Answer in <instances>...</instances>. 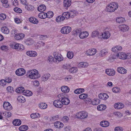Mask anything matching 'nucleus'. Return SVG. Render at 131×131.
Returning <instances> with one entry per match:
<instances>
[{
    "instance_id": "1",
    "label": "nucleus",
    "mask_w": 131,
    "mask_h": 131,
    "mask_svg": "<svg viewBox=\"0 0 131 131\" xmlns=\"http://www.w3.org/2000/svg\"><path fill=\"white\" fill-rule=\"evenodd\" d=\"M27 75L30 78L33 79H37L40 77L38 71L35 69L28 70Z\"/></svg>"
},
{
    "instance_id": "2",
    "label": "nucleus",
    "mask_w": 131,
    "mask_h": 131,
    "mask_svg": "<svg viewBox=\"0 0 131 131\" xmlns=\"http://www.w3.org/2000/svg\"><path fill=\"white\" fill-rule=\"evenodd\" d=\"M118 7V5L117 3L113 2L107 5L105 9V10L107 12H113L117 9Z\"/></svg>"
},
{
    "instance_id": "3",
    "label": "nucleus",
    "mask_w": 131,
    "mask_h": 131,
    "mask_svg": "<svg viewBox=\"0 0 131 131\" xmlns=\"http://www.w3.org/2000/svg\"><path fill=\"white\" fill-rule=\"evenodd\" d=\"M76 117L81 119H84L86 118L88 116V113L87 112L84 111L79 112L76 113Z\"/></svg>"
},
{
    "instance_id": "4",
    "label": "nucleus",
    "mask_w": 131,
    "mask_h": 131,
    "mask_svg": "<svg viewBox=\"0 0 131 131\" xmlns=\"http://www.w3.org/2000/svg\"><path fill=\"white\" fill-rule=\"evenodd\" d=\"M10 47L16 49H18L19 50H22L24 49L23 46L20 43H14L11 45Z\"/></svg>"
},
{
    "instance_id": "5",
    "label": "nucleus",
    "mask_w": 131,
    "mask_h": 131,
    "mask_svg": "<svg viewBox=\"0 0 131 131\" xmlns=\"http://www.w3.org/2000/svg\"><path fill=\"white\" fill-rule=\"evenodd\" d=\"M96 49L94 48L89 49L87 50L85 54L88 56H92L94 55L97 52Z\"/></svg>"
},
{
    "instance_id": "6",
    "label": "nucleus",
    "mask_w": 131,
    "mask_h": 131,
    "mask_svg": "<svg viewBox=\"0 0 131 131\" xmlns=\"http://www.w3.org/2000/svg\"><path fill=\"white\" fill-rule=\"evenodd\" d=\"M71 29L70 27L66 26L63 27L61 30V32L63 34H67L69 33L71 31Z\"/></svg>"
},
{
    "instance_id": "7",
    "label": "nucleus",
    "mask_w": 131,
    "mask_h": 131,
    "mask_svg": "<svg viewBox=\"0 0 131 131\" xmlns=\"http://www.w3.org/2000/svg\"><path fill=\"white\" fill-rule=\"evenodd\" d=\"M53 55L54 58L59 61H61L63 60V58L61 54L55 52L54 53Z\"/></svg>"
},
{
    "instance_id": "8",
    "label": "nucleus",
    "mask_w": 131,
    "mask_h": 131,
    "mask_svg": "<svg viewBox=\"0 0 131 131\" xmlns=\"http://www.w3.org/2000/svg\"><path fill=\"white\" fill-rule=\"evenodd\" d=\"M53 104L54 106L57 108H61L63 106L61 100H57L54 101Z\"/></svg>"
},
{
    "instance_id": "9",
    "label": "nucleus",
    "mask_w": 131,
    "mask_h": 131,
    "mask_svg": "<svg viewBox=\"0 0 131 131\" xmlns=\"http://www.w3.org/2000/svg\"><path fill=\"white\" fill-rule=\"evenodd\" d=\"M3 106L4 109L7 110H10L12 109V105L8 102H4V103Z\"/></svg>"
},
{
    "instance_id": "10",
    "label": "nucleus",
    "mask_w": 131,
    "mask_h": 131,
    "mask_svg": "<svg viewBox=\"0 0 131 131\" xmlns=\"http://www.w3.org/2000/svg\"><path fill=\"white\" fill-rule=\"evenodd\" d=\"M25 70L23 68H19L17 69L16 71V74L19 76L23 75L25 73Z\"/></svg>"
},
{
    "instance_id": "11",
    "label": "nucleus",
    "mask_w": 131,
    "mask_h": 131,
    "mask_svg": "<svg viewBox=\"0 0 131 131\" xmlns=\"http://www.w3.org/2000/svg\"><path fill=\"white\" fill-rule=\"evenodd\" d=\"M89 34L87 31L81 32L79 35V37L81 39H83L87 38L89 36Z\"/></svg>"
},
{
    "instance_id": "12",
    "label": "nucleus",
    "mask_w": 131,
    "mask_h": 131,
    "mask_svg": "<svg viewBox=\"0 0 131 131\" xmlns=\"http://www.w3.org/2000/svg\"><path fill=\"white\" fill-rule=\"evenodd\" d=\"M26 54L27 56L32 57H36L37 55V52L34 51H27L26 52Z\"/></svg>"
},
{
    "instance_id": "13",
    "label": "nucleus",
    "mask_w": 131,
    "mask_h": 131,
    "mask_svg": "<svg viewBox=\"0 0 131 131\" xmlns=\"http://www.w3.org/2000/svg\"><path fill=\"white\" fill-rule=\"evenodd\" d=\"M106 74L110 76H113L115 73L114 70L111 69H107L106 70Z\"/></svg>"
},
{
    "instance_id": "14",
    "label": "nucleus",
    "mask_w": 131,
    "mask_h": 131,
    "mask_svg": "<svg viewBox=\"0 0 131 131\" xmlns=\"http://www.w3.org/2000/svg\"><path fill=\"white\" fill-rule=\"evenodd\" d=\"M117 54L118 58L123 59H126L127 56V55L126 54L123 52H119Z\"/></svg>"
},
{
    "instance_id": "15",
    "label": "nucleus",
    "mask_w": 131,
    "mask_h": 131,
    "mask_svg": "<svg viewBox=\"0 0 131 131\" xmlns=\"http://www.w3.org/2000/svg\"><path fill=\"white\" fill-rule=\"evenodd\" d=\"M117 71L121 74H125L127 73V70L124 68L122 67H119L117 68Z\"/></svg>"
},
{
    "instance_id": "16",
    "label": "nucleus",
    "mask_w": 131,
    "mask_h": 131,
    "mask_svg": "<svg viewBox=\"0 0 131 131\" xmlns=\"http://www.w3.org/2000/svg\"><path fill=\"white\" fill-rule=\"evenodd\" d=\"M114 107L115 109H120L123 108L124 107V105L122 103H117L114 104Z\"/></svg>"
},
{
    "instance_id": "17",
    "label": "nucleus",
    "mask_w": 131,
    "mask_h": 131,
    "mask_svg": "<svg viewBox=\"0 0 131 131\" xmlns=\"http://www.w3.org/2000/svg\"><path fill=\"white\" fill-rule=\"evenodd\" d=\"M62 103V105H67L69 104L70 103V101L68 98L65 97V96L63 97V99L61 100Z\"/></svg>"
},
{
    "instance_id": "18",
    "label": "nucleus",
    "mask_w": 131,
    "mask_h": 131,
    "mask_svg": "<svg viewBox=\"0 0 131 131\" xmlns=\"http://www.w3.org/2000/svg\"><path fill=\"white\" fill-rule=\"evenodd\" d=\"M119 28L120 30L123 31H126L129 29L128 26L125 24L121 25H119Z\"/></svg>"
},
{
    "instance_id": "19",
    "label": "nucleus",
    "mask_w": 131,
    "mask_h": 131,
    "mask_svg": "<svg viewBox=\"0 0 131 131\" xmlns=\"http://www.w3.org/2000/svg\"><path fill=\"white\" fill-rule=\"evenodd\" d=\"M50 76V74L49 73L45 74L41 77V80L43 81H46L48 79Z\"/></svg>"
},
{
    "instance_id": "20",
    "label": "nucleus",
    "mask_w": 131,
    "mask_h": 131,
    "mask_svg": "<svg viewBox=\"0 0 131 131\" xmlns=\"http://www.w3.org/2000/svg\"><path fill=\"white\" fill-rule=\"evenodd\" d=\"M25 42L27 45L29 46L33 44L34 42V41L32 39L29 38L25 41Z\"/></svg>"
},
{
    "instance_id": "21",
    "label": "nucleus",
    "mask_w": 131,
    "mask_h": 131,
    "mask_svg": "<svg viewBox=\"0 0 131 131\" xmlns=\"http://www.w3.org/2000/svg\"><path fill=\"white\" fill-rule=\"evenodd\" d=\"M15 38L17 40H19L23 38L25 36V35L23 34H17L14 35Z\"/></svg>"
},
{
    "instance_id": "22",
    "label": "nucleus",
    "mask_w": 131,
    "mask_h": 131,
    "mask_svg": "<svg viewBox=\"0 0 131 131\" xmlns=\"http://www.w3.org/2000/svg\"><path fill=\"white\" fill-rule=\"evenodd\" d=\"M111 34L108 31L104 32V34L102 35V38L105 39H107L110 37Z\"/></svg>"
},
{
    "instance_id": "23",
    "label": "nucleus",
    "mask_w": 131,
    "mask_h": 131,
    "mask_svg": "<svg viewBox=\"0 0 131 131\" xmlns=\"http://www.w3.org/2000/svg\"><path fill=\"white\" fill-rule=\"evenodd\" d=\"M99 98L103 100H106L108 97V95L106 93H101L99 95Z\"/></svg>"
},
{
    "instance_id": "24",
    "label": "nucleus",
    "mask_w": 131,
    "mask_h": 131,
    "mask_svg": "<svg viewBox=\"0 0 131 131\" xmlns=\"http://www.w3.org/2000/svg\"><path fill=\"white\" fill-rule=\"evenodd\" d=\"M100 125L103 127H107L109 126V123L107 121H103L100 123Z\"/></svg>"
},
{
    "instance_id": "25",
    "label": "nucleus",
    "mask_w": 131,
    "mask_h": 131,
    "mask_svg": "<svg viewBox=\"0 0 131 131\" xmlns=\"http://www.w3.org/2000/svg\"><path fill=\"white\" fill-rule=\"evenodd\" d=\"M62 91L64 93H68L70 91L69 88L66 86H62L61 87Z\"/></svg>"
},
{
    "instance_id": "26",
    "label": "nucleus",
    "mask_w": 131,
    "mask_h": 131,
    "mask_svg": "<svg viewBox=\"0 0 131 131\" xmlns=\"http://www.w3.org/2000/svg\"><path fill=\"white\" fill-rule=\"evenodd\" d=\"M54 126L56 128H60L63 127V124L60 122H57L54 123Z\"/></svg>"
},
{
    "instance_id": "27",
    "label": "nucleus",
    "mask_w": 131,
    "mask_h": 131,
    "mask_svg": "<svg viewBox=\"0 0 131 131\" xmlns=\"http://www.w3.org/2000/svg\"><path fill=\"white\" fill-rule=\"evenodd\" d=\"M108 52L107 49H103L100 51L99 54L101 57H103L105 56Z\"/></svg>"
},
{
    "instance_id": "28",
    "label": "nucleus",
    "mask_w": 131,
    "mask_h": 131,
    "mask_svg": "<svg viewBox=\"0 0 131 131\" xmlns=\"http://www.w3.org/2000/svg\"><path fill=\"white\" fill-rule=\"evenodd\" d=\"M46 9V7L44 5H40L38 8V10L40 12H43Z\"/></svg>"
},
{
    "instance_id": "29",
    "label": "nucleus",
    "mask_w": 131,
    "mask_h": 131,
    "mask_svg": "<svg viewBox=\"0 0 131 131\" xmlns=\"http://www.w3.org/2000/svg\"><path fill=\"white\" fill-rule=\"evenodd\" d=\"M13 125L16 126H18L21 124V121L19 119H16L13 121Z\"/></svg>"
},
{
    "instance_id": "30",
    "label": "nucleus",
    "mask_w": 131,
    "mask_h": 131,
    "mask_svg": "<svg viewBox=\"0 0 131 131\" xmlns=\"http://www.w3.org/2000/svg\"><path fill=\"white\" fill-rule=\"evenodd\" d=\"M1 30L5 34H8L9 32V30L8 28L5 27H2Z\"/></svg>"
},
{
    "instance_id": "31",
    "label": "nucleus",
    "mask_w": 131,
    "mask_h": 131,
    "mask_svg": "<svg viewBox=\"0 0 131 131\" xmlns=\"http://www.w3.org/2000/svg\"><path fill=\"white\" fill-rule=\"evenodd\" d=\"M16 91L17 93H24L25 89L23 87H20L17 88L16 90Z\"/></svg>"
},
{
    "instance_id": "32",
    "label": "nucleus",
    "mask_w": 131,
    "mask_h": 131,
    "mask_svg": "<svg viewBox=\"0 0 131 131\" xmlns=\"http://www.w3.org/2000/svg\"><path fill=\"white\" fill-rule=\"evenodd\" d=\"M88 65V64L86 62H81L78 64V66L79 68H84L87 67Z\"/></svg>"
},
{
    "instance_id": "33",
    "label": "nucleus",
    "mask_w": 131,
    "mask_h": 131,
    "mask_svg": "<svg viewBox=\"0 0 131 131\" xmlns=\"http://www.w3.org/2000/svg\"><path fill=\"white\" fill-rule=\"evenodd\" d=\"M117 58L118 57L117 54L113 55L108 59L107 60L109 62H112L114 61L115 59H117Z\"/></svg>"
},
{
    "instance_id": "34",
    "label": "nucleus",
    "mask_w": 131,
    "mask_h": 131,
    "mask_svg": "<svg viewBox=\"0 0 131 131\" xmlns=\"http://www.w3.org/2000/svg\"><path fill=\"white\" fill-rule=\"evenodd\" d=\"M71 4V0H64V6L68 7Z\"/></svg>"
},
{
    "instance_id": "35",
    "label": "nucleus",
    "mask_w": 131,
    "mask_h": 131,
    "mask_svg": "<svg viewBox=\"0 0 131 131\" xmlns=\"http://www.w3.org/2000/svg\"><path fill=\"white\" fill-rule=\"evenodd\" d=\"M39 106L41 109H45L47 108V105L45 103H41L39 104Z\"/></svg>"
},
{
    "instance_id": "36",
    "label": "nucleus",
    "mask_w": 131,
    "mask_h": 131,
    "mask_svg": "<svg viewBox=\"0 0 131 131\" xmlns=\"http://www.w3.org/2000/svg\"><path fill=\"white\" fill-rule=\"evenodd\" d=\"M29 21L31 23L34 24H37L38 23V20L35 18L31 17L29 19Z\"/></svg>"
},
{
    "instance_id": "37",
    "label": "nucleus",
    "mask_w": 131,
    "mask_h": 131,
    "mask_svg": "<svg viewBox=\"0 0 131 131\" xmlns=\"http://www.w3.org/2000/svg\"><path fill=\"white\" fill-rule=\"evenodd\" d=\"M40 116V114L39 113H33L30 115V117L32 118H39Z\"/></svg>"
},
{
    "instance_id": "38",
    "label": "nucleus",
    "mask_w": 131,
    "mask_h": 131,
    "mask_svg": "<svg viewBox=\"0 0 131 131\" xmlns=\"http://www.w3.org/2000/svg\"><path fill=\"white\" fill-rule=\"evenodd\" d=\"M38 16L40 18L43 19L46 18L47 17V16H46V13L44 12L40 13L38 14Z\"/></svg>"
},
{
    "instance_id": "39",
    "label": "nucleus",
    "mask_w": 131,
    "mask_h": 131,
    "mask_svg": "<svg viewBox=\"0 0 131 131\" xmlns=\"http://www.w3.org/2000/svg\"><path fill=\"white\" fill-rule=\"evenodd\" d=\"M1 2L3 3V6L6 8H7L9 6L7 0H1Z\"/></svg>"
},
{
    "instance_id": "40",
    "label": "nucleus",
    "mask_w": 131,
    "mask_h": 131,
    "mask_svg": "<svg viewBox=\"0 0 131 131\" xmlns=\"http://www.w3.org/2000/svg\"><path fill=\"white\" fill-rule=\"evenodd\" d=\"M106 108V106L104 105H101L98 106L97 108L98 110L102 111L105 109Z\"/></svg>"
},
{
    "instance_id": "41",
    "label": "nucleus",
    "mask_w": 131,
    "mask_h": 131,
    "mask_svg": "<svg viewBox=\"0 0 131 131\" xmlns=\"http://www.w3.org/2000/svg\"><path fill=\"white\" fill-rule=\"evenodd\" d=\"M84 91L83 89H78L75 90L74 92L75 94H79L83 92Z\"/></svg>"
},
{
    "instance_id": "42",
    "label": "nucleus",
    "mask_w": 131,
    "mask_h": 131,
    "mask_svg": "<svg viewBox=\"0 0 131 131\" xmlns=\"http://www.w3.org/2000/svg\"><path fill=\"white\" fill-rule=\"evenodd\" d=\"M28 128V126L26 125H23L20 126L19 128V130L20 131H25L27 130Z\"/></svg>"
},
{
    "instance_id": "43",
    "label": "nucleus",
    "mask_w": 131,
    "mask_h": 131,
    "mask_svg": "<svg viewBox=\"0 0 131 131\" xmlns=\"http://www.w3.org/2000/svg\"><path fill=\"white\" fill-rule=\"evenodd\" d=\"M65 19V17L62 15V16H59L56 18V20L57 22H59L61 21H63Z\"/></svg>"
},
{
    "instance_id": "44",
    "label": "nucleus",
    "mask_w": 131,
    "mask_h": 131,
    "mask_svg": "<svg viewBox=\"0 0 131 131\" xmlns=\"http://www.w3.org/2000/svg\"><path fill=\"white\" fill-rule=\"evenodd\" d=\"M99 32L98 31H95L92 32L91 35V36L92 37L94 38L99 36Z\"/></svg>"
},
{
    "instance_id": "45",
    "label": "nucleus",
    "mask_w": 131,
    "mask_h": 131,
    "mask_svg": "<svg viewBox=\"0 0 131 131\" xmlns=\"http://www.w3.org/2000/svg\"><path fill=\"white\" fill-rule=\"evenodd\" d=\"M26 8L28 11H31L34 9V7L31 5H28L27 6L25 7Z\"/></svg>"
},
{
    "instance_id": "46",
    "label": "nucleus",
    "mask_w": 131,
    "mask_h": 131,
    "mask_svg": "<svg viewBox=\"0 0 131 131\" xmlns=\"http://www.w3.org/2000/svg\"><path fill=\"white\" fill-rule=\"evenodd\" d=\"M74 54L73 52L71 51H69L68 52L67 56L69 59H71L73 57Z\"/></svg>"
},
{
    "instance_id": "47",
    "label": "nucleus",
    "mask_w": 131,
    "mask_h": 131,
    "mask_svg": "<svg viewBox=\"0 0 131 131\" xmlns=\"http://www.w3.org/2000/svg\"><path fill=\"white\" fill-rule=\"evenodd\" d=\"M78 71L77 68L76 67H73L70 68L69 71L72 73H74Z\"/></svg>"
},
{
    "instance_id": "48",
    "label": "nucleus",
    "mask_w": 131,
    "mask_h": 131,
    "mask_svg": "<svg viewBox=\"0 0 131 131\" xmlns=\"http://www.w3.org/2000/svg\"><path fill=\"white\" fill-rule=\"evenodd\" d=\"M46 14V16H47V17L48 18H52L53 15V12L52 11H49L47 12Z\"/></svg>"
},
{
    "instance_id": "49",
    "label": "nucleus",
    "mask_w": 131,
    "mask_h": 131,
    "mask_svg": "<svg viewBox=\"0 0 131 131\" xmlns=\"http://www.w3.org/2000/svg\"><path fill=\"white\" fill-rule=\"evenodd\" d=\"M125 20V19L121 17H119L116 19V21L119 23H121Z\"/></svg>"
},
{
    "instance_id": "50",
    "label": "nucleus",
    "mask_w": 131,
    "mask_h": 131,
    "mask_svg": "<svg viewBox=\"0 0 131 131\" xmlns=\"http://www.w3.org/2000/svg\"><path fill=\"white\" fill-rule=\"evenodd\" d=\"M62 15L64 17H65V18H66L67 19H68L70 17V13L65 12L63 13Z\"/></svg>"
},
{
    "instance_id": "51",
    "label": "nucleus",
    "mask_w": 131,
    "mask_h": 131,
    "mask_svg": "<svg viewBox=\"0 0 131 131\" xmlns=\"http://www.w3.org/2000/svg\"><path fill=\"white\" fill-rule=\"evenodd\" d=\"M78 12L75 10H71L70 11V16H71V17H73L74 16H75L76 14H77Z\"/></svg>"
},
{
    "instance_id": "52",
    "label": "nucleus",
    "mask_w": 131,
    "mask_h": 131,
    "mask_svg": "<svg viewBox=\"0 0 131 131\" xmlns=\"http://www.w3.org/2000/svg\"><path fill=\"white\" fill-rule=\"evenodd\" d=\"M81 32V30L80 29H77L76 30L73 31V34L74 36H76L78 35H79H79L80 34V33Z\"/></svg>"
},
{
    "instance_id": "53",
    "label": "nucleus",
    "mask_w": 131,
    "mask_h": 131,
    "mask_svg": "<svg viewBox=\"0 0 131 131\" xmlns=\"http://www.w3.org/2000/svg\"><path fill=\"white\" fill-rule=\"evenodd\" d=\"M112 90L113 92L116 93L120 92L121 89L119 88L115 87L112 89Z\"/></svg>"
},
{
    "instance_id": "54",
    "label": "nucleus",
    "mask_w": 131,
    "mask_h": 131,
    "mask_svg": "<svg viewBox=\"0 0 131 131\" xmlns=\"http://www.w3.org/2000/svg\"><path fill=\"white\" fill-rule=\"evenodd\" d=\"M87 96V95L85 94H82L79 95V98L82 99H86Z\"/></svg>"
},
{
    "instance_id": "55",
    "label": "nucleus",
    "mask_w": 131,
    "mask_h": 131,
    "mask_svg": "<svg viewBox=\"0 0 131 131\" xmlns=\"http://www.w3.org/2000/svg\"><path fill=\"white\" fill-rule=\"evenodd\" d=\"M71 64H66L63 65L62 68L64 69H68L71 67Z\"/></svg>"
},
{
    "instance_id": "56",
    "label": "nucleus",
    "mask_w": 131,
    "mask_h": 131,
    "mask_svg": "<svg viewBox=\"0 0 131 131\" xmlns=\"http://www.w3.org/2000/svg\"><path fill=\"white\" fill-rule=\"evenodd\" d=\"M3 114L4 116L6 117H10L11 113L10 112H4L3 113Z\"/></svg>"
},
{
    "instance_id": "57",
    "label": "nucleus",
    "mask_w": 131,
    "mask_h": 131,
    "mask_svg": "<svg viewBox=\"0 0 131 131\" xmlns=\"http://www.w3.org/2000/svg\"><path fill=\"white\" fill-rule=\"evenodd\" d=\"M6 18V16L5 14H0V20H4Z\"/></svg>"
},
{
    "instance_id": "58",
    "label": "nucleus",
    "mask_w": 131,
    "mask_h": 131,
    "mask_svg": "<svg viewBox=\"0 0 131 131\" xmlns=\"http://www.w3.org/2000/svg\"><path fill=\"white\" fill-rule=\"evenodd\" d=\"M14 10L16 12L21 13H22V10L21 9L18 7H15L14 9Z\"/></svg>"
},
{
    "instance_id": "59",
    "label": "nucleus",
    "mask_w": 131,
    "mask_h": 131,
    "mask_svg": "<svg viewBox=\"0 0 131 131\" xmlns=\"http://www.w3.org/2000/svg\"><path fill=\"white\" fill-rule=\"evenodd\" d=\"M94 101L95 102V103H94V101L92 102V103L93 105H96L98 104L100 102V100L98 99H94Z\"/></svg>"
},
{
    "instance_id": "60",
    "label": "nucleus",
    "mask_w": 131,
    "mask_h": 131,
    "mask_svg": "<svg viewBox=\"0 0 131 131\" xmlns=\"http://www.w3.org/2000/svg\"><path fill=\"white\" fill-rule=\"evenodd\" d=\"M7 90L8 92L10 93H12L14 92L13 88L10 86H8L7 88Z\"/></svg>"
},
{
    "instance_id": "61",
    "label": "nucleus",
    "mask_w": 131,
    "mask_h": 131,
    "mask_svg": "<svg viewBox=\"0 0 131 131\" xmlns=\"http://www.w3.org/2000/svg\"><path fill=\"white\" fill-rule=\"evenodd\" d=\"M114 114L119 117H121L123 115L121 113L119 112H114Z\"/></svg>"
},
{
    "instance_id": "62",
    "label": "nucleus",
    "mask_w": 131,
    "mask_h": 131,
    "mask_svg": "<svg viewBox=\"0 0 131 131\" xmlns=\"http://www.w3.org/2000/svg\"><path fill=\"white\" fill-rule=\"evenodd\" d=\"M24 93H25L26 95L27 96H30L32 95V93L31 91H26L25 92H24Z\"/></svg>"
},
{
    "instance_id": "63",
    "label": "nucleus",
    "mask_w": 131,
    "mask_h": 131,
    "mask_svg": "<svg viewBox=\"0 0 131 131\" xmlns=\"http://www.w3.org/2000/svg\"><path fill=\"white\" fill-rule=\"evenodd\" d=\"M123 130L122 128L119 126L116 127L114 129L115 131H122Z\"/></svg>"
},
{
    "instance_id": "64",
    "label": "nucleus",
    "mask_w": 131,
    "mask_h": 131,
    "mask_svg": "<svg viewBox=\"0 0 131 131\" xmlns=\"http://www.w3.org/2000/svg\"><path fill=\"white\" fill-rule=\"evenodd\" d=\"M6 82V80H0V84L2 86H4L5 85Z\"/></svg>"
}]
</instances>
